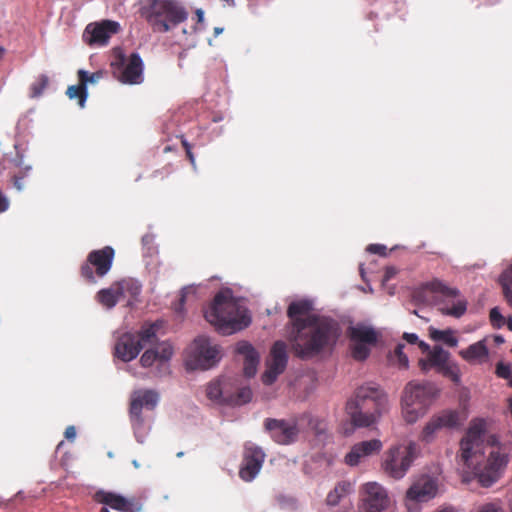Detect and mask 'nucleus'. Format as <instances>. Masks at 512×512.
<instances>
[{
    "label": "nucleus",
    "instance_id": "nucleus-1",
    "mask_svg": "<svg viewBox=\"0 0 512 512\" xmlns=\"http://www.w3.org/2000/svg\"><path fill=\"white\" fill-rule=\"evenodd\" d=\"M340 335L339 322H287L282 330L292 352L302 360L331 350Z\"/></svg>",
    "mask_w": 512,
    "mask_h": 512
},
{
    "label": "nucleus",
    "instance_id": "nucleus-2",
    "mask_svg": "<svg viewBox=\"0 0 512 512\" xmlns=\"http://www.w3.org/2000/svg\"><path fill=\"white\" fill-rule=\"evenodd\" d=\"M387 403V396L379 386L365 384L358 387L347 401L346 412L353 427H369L377 422Z\"/></svg>",
    "mask_w": 512,
    "mask_h": 512
},
{
    "label": "nucleus",
    "instance_id": "nucleus-3",
    "mask_svg": "<svg viewBox=\"0 0 512 512\" xmlns=\"http://www.w3.org/2000/svg\"><path fill=\"white\" fill-rule=\"evenodd\" d=\"M416 301L427 304L441 315L461 318L467 310V300L457 288L448 286L439 279L423 283L413 292Z\"/></svg>",
    "mask_w": 512,
    "mask_h": 512
},
{
    "label": "nucleus",
    "instance_id": "nucleus-4",
    "mask_svg": "<svg viewBox=\"0 0 512 512\" xmlns=\"http://www.w3.org/2000/svg\"><path fill=\"white\" fill-rule=\"evenodd\" d=\"M205 320H251L247 300L232 288L221 287L202 307Z\"/></svg>",
    "mask_w": 512,
    "mask_h": 512
},
{
    "label": "nucleus",
    "instance_id": "nucleus-5",
    "mask_svg": "<svg viewBox=\"0 0 512 512\" xmlns=\"http://www.w3.org/2000/svg\"><path fill=\"white\" fill-rule=\"evenodd\" d=\"M140 12L152 30L158 33L168 32L188 16L185 8L176 0H143Z\"/></svg>",
    "mask_w": 512,
    "mask_h": 512
},
{
    "label": "nucleus",
    "instance_id": "nucleus-6",
    "mask_svg": "<svg viewBox=\"0 0 512 512\" xmlns=\"http://www.w3.org/2000/svg\"><path fill=\"white\" fill-rule=\"evenodd\" d=\"M437 396V389L431 383L410 382L404 389L402 397V415L409 424L422 417Z\"/></svg>",
    "mask_w": 512,
    "mask_h": 512
},
{
    "label": "nucleus",
    "instance_id": "nucleus-7",
    "mask_svg": "<svg viewBox=\"0 0 512 512\" xmlns=\"http://www.w3.org/2000/svg\"><path fill=\"white\" fill-rule=\"evenodd\" d=\"M222 348L209 337H196L186 349L185 366L187 370L206 371L214 368L222 359Z\"/></svg>",
    "mask_w": 512,
    "mask_h": 512
},
{
    "label": "nucleus",
    "instance_id": "nucleus-8",
    "mask_svg": "<svg viewBox=\"0 0 512 512\" xmlns=\"http://www.w3.org/2000/svg\"><path fill=\"white\" fill-rule=\"evenodd\" d=\"M417 457V444L410 441L407 444L395 445L385 453L382 468L384 473L395 479H402Z\"/></svg>",
    "mask_w": 512,
    "mask_h": 512
},
{
    "label": "nucleus",
    "instance_id": "nucleus-9",
    "mask_svg": "<svg viewBox=\"0 0 512 512\" xmlns=\"http://www.w3.org/2000/svg\"><path fill=\"white\" fill-rule=\"evenodd\" d=\"M159 322H151L144 330L138 333H123L115 345V356L123 362H129L137 357L142 348L156 340Z\"/></svg>",
    "mask_w": 512,
    "mask_h": 512
},
{
    "label": "nucleus",
    "instance_id": "nucleus-10",
    "mask_svg": "<svg viewBox=\"0 0 512 512\" xmlns=\"http://www.w3.org/2000/svg\"><path fill=\"white\" fill-rule=\"evenodd\" d=\"M115 250L111 246L89 252L85 262L80 266V276L88 284H96L112 268Z\"/></svg>",
    "mask_w": 512,
    "mask_h": 512
},
{
    "label": "nucleus",
    "instance_id": "nucleus-11",
    "mask_svg": "<svg viewBox=\"0 0 512 512\" xmlns=\"http://www.w3.org/2000/svg\"><path fill=\"white\" fill-rule=\"evenodd\" d=\"M110 66L113 76L121 83L140 84L143 81V61L138 53L126 58L120 48H115Z\"/></svg>",
    "mask_w": 512,
    "mask_h": 512
},
{
    "label": "nucleus",
    "instance_id": "nucleus-12",
    "mask_svg": "<svg viewBox=\"0 0 512 512\" xmlns=\"http://www.w3.org/2000/svg\"><path fill=\"white\" fill-rule=\"evenodd\" d=\"M486 423L475 419L470 423L466 435L460 442V459L466 467H475L482 458L483 436Z\"/></svg>",
    "mask_w": 512,
    "mask_h": 512
},
{
    "label": "nucleus",
    "instance_id": "nucleus-13",
    "mask_svg": "<svg viewBox=\"0 0 512 512\" xmlns=\"http://www.w3.org/2000/svg\"><path fill=\"white\" fill-rule=\"evenodd\" d=\"M347 336L350 340L352 358L357 361H363L370 355L371 347L376 345L380 332L373 327L357 323L348 328Z\"/></svg>",
    "mask_w": 512,
    "mask_h": 512
},
{
    "label": "nucleus",
    "instance_id": "nucleus-14",
    "mask_svg": "<svg viewBox=\"0 0 512 512\" xmlns=\"http://www.w3.org/2000/svg\"><path fill=\"white\" fill-rule=\"evenodd\" d=\"M159 402V394L152 389H140L131 395L129 417L134 433L137 437L145 432V420L142 415L143 408L154 410Z\"/></svg>",
    "mask_w": 512,
    "mask_h": 512
},
{
    "label": "nucleus",
    "instance_id": "nucleus-15",
    "mask_svg": "<svg viewBox=\"0 0 512 512\" xmlns=\"http://www.w3.org/2000/svg\"><path fill=\"white\" fill-rule=\"evenodd\" d=\"M206 396L217 404L241 406L251 401L252 391L249 387H241L230 392L225 379H215L207 384Z\"/></svg>",
    "mask_w": 512,
    "mask_h": 512
},
{
    "label": "nucleus",
    "instance_id": "nucleus-16",
    "mask_svg": "<svg viewBox=\"0 0 512 512\" xmlns=\"http://www.w3.org/2000/svg\"><path fill=\"white\" fill-rule=\"evenodd\" d=\"M288 345L284 340H277L270 348L269 356L266 359V370L262 374V382L265 385H272L281 375L288 364Z\"/></svg>",
    "mask_w": 512,
    "mask_h": 512
},
{
    "label": "nucleus",
    "instance_id": "nucleus-17",
    "mask_svg": "<svg viewBox=\"0 0 512 512\" xmlns=\"http://www.w3.org/2000/svg\"><path fill=\"white\" fill-rule=\"evenodd\" d=\"M484 461V454L482 453V458L480 459L479 464L475 467H467L471 469L472 472L478 479V482L483 487H489L493 483H495L499 477V471L506 466L507 464V455L500 451V449L492 450L489 454V458L487 459V463L482 468V463Z\"/></svg>",
    "mask_w": 512,
    "mask_h": 512
},
{
    "label": "nucleus",
    "instance_id": "nucleus-18",
    "mask_svg": "<svg viewBox=\"0 0 512 512\" xmlns=\"http://www.w3.org/2000/svg\"><path fill=\"white\" fill-rule=\"evenodd\" d=\"M265 457L266 455L261 447L252 442H247L244 445L239 477L245 482H251L255 479L263 466Z\"/></svg>",
    "mask_w": 512,
    "mask_h": 512
},
{
    "label": "nucleus",
    "instance_id": "nucleus-19",
    "mask_svg": "<svg viewBox=\"0 0 512 512\" xmlns=\"http://www.w3.org/2000/svg\"><path fill=\"white\" fill-rule=\"evenodd\" d=\"M459 424V413L456 410H443L431 417L424 426L419 438L422 442L431 443L440 430L455 428Z\"/></svg>",
    "mask_w": 512,
    "mask_h": 512
},
{
    "label": "nucleus",
    "instance_id": "nucleus-20",
    "mask_svg": "<svg viewBox=\"0 0 512 512\" xmlns=\"http://www.w3.org/2000/svg\"><path fill=\"white\" fill-rule=\"evenodd\" d=\"M287 316L290 320H331L322 315L317 308L314 298L302 297L290 302L287 307Z\"/></svg>",
    "mask_w": 512,
    "mask_h": 512
},
{
    "label": "nucleus",
    "instance_id": "nucleus-21",
    "mask_svg": "<svg viewBox=\"0 0 512 512\" xmlns=\"http://www.w3.org/2000/svg\"><path fill=\"white\" fill-rule=\"evenodd\" d=\"M361 512H381L388 506V496L385 489L376 482L363 486Z\"/></svg>",
    "mask_w": 512,
    "mask_h": 512
},
{
    "label": "nucleus",
    "instance_id": "nucleus-22",
    "mask_svg": "<svg viewBox=\"0 0 512 512\" xmlns=\"http://www.w3.org/2000/svg\"><path fill=\"white\" fill-rule=\"evenodd\" d=\"M265 430L278 444L287 445L294 442L298 435V428L295 423L286 420L267 418L264 423Z\"/></svg>",
    "mask_w": 512,
    "mask_h": 512
},
{
    "label": "nucleus",
    "instance_id": "nucleus-23",
    "mask_svg": "<svg viewBox=\"0 0 512 512\" xmlns=\"http://www.w3.org/2000/svg\"><path fill=\"white\" fill-rule=\"evenodd\" d=\"M120 24L112 20H104L100 23L89 24L84 32V37L89 44L105 45L113 34L118 33Z\"/></svg>",
    "mask_w": 512,
    "mask_h": 512
},
{
    "label": "nucleus",
    "instance_id": "nucleus-24",
    "mask_svg": "<svg viewBox=\"0 0 512 512\" xmlns=\"http://www.w3.org/2000/svg\"><path fill=\"white\" fill-rule=\"evenodd\" d=\"M419 348L423 353L427 354L425 358H420L418 361V365L422 372L426 373L431 368H437L439 371L447 363L449 353L441 347L434 346L433 349L430 350L428 344L420 342Z\"/></svg>",
    "mask_w": 512,
    "mask_h": 512
},
{
    "label": "nucleus",
    "instance_id": "nucleus-25",
    "mask_svg": "<svg viewBox=\"0 0 512 512\" xmlns=\"http://www.w3.org/2000/svg\"><path fill=\"white\" fill-rule=\"evenodd\" d=\"M437 492V484L435 480L424 477L416 481L407 490L406 498L413 502H427L432 499Z\"/></svg>",
    "mask_w": 512,
    "mask_h": 512
},
{
    "label": "nucleus",
    "instance_id": "nucleus-26",
    "mask_svg": "<svg viewBox=\"0 0 512 512\" xmlns=\"http://www.w3.org/2000/svg\"><path fill=\"white\" fill-rule=\"evenodd\" d=\"M95 299L106 309L115 307L120 300L125 299L124 283L114 282L109 287L99 290L95 295Z\"/></svg>",
    "mask_w": 512,
    "mask_h": 512
},
{
    "label": "nucleus",
    "instance_id": "nucleus-27",
    "mask_svg": "<svg viewBox=\"0 0 512 512\" xmlns=\"http://www.w3.org/2000/svg\"><path fill=\"white\" fill-rule=\"evenodd\" d=\"M236 352L244 357V375L249 378L254 377L260 360L257 350L249 342L240 341L236 345Z\"/></svg>",
    "mask_w": 512,
    "mask_h": 512
},
{
    "label": "nucleus",
    "instance_id": "nucleus-28",
    "mask_svg": "<svg viewBox=\"0 0 512 512\" xmlns=\"http://www.w3.org/2000/svg\"><path fill=\"white\" fill-rule=\"evenodd\" d=\"M95 501L121 512H134L133 500L114 492L100 490L95 494Z\"/></svg>",
    "mask_w": 512,
    "mask_h": 512
},
{
    "label": "nucleus",
    "instance_id": "nucleus-29",
    "mask_svg": "<svg viewBox=\"0 0 512 512\" xmlns=\"http://www.w3.org/2000/svg\"><path fill=\"white\" fill-rule=\"evenodd\" d=\"M489 338H484L466 349L459 352V355L470 364H483L489 359L487 342Z\"/></svg>",
    "mask_w": 512,
    "mask_h": 512
},
{
    "label": "nucleus",
    "instance_id": "nucleus-30",
    "mask_svg": "<svg viewBox=\"0 0 512 512\" xmlns=\"http://www.w3.org/2000/svg\"><path fill=\"white\" fill-rule=\"evenodd\" d=\"M198 292V285L190 284L186 285L179 291V298L176 302L172 303V309L177 314H183L185 312L186 302L193 298H196Z\"/></svg>",
    "mask_w": 512,
    "mask_h": 512
},
{
    "label": "nucleus",
    "instance_id": "nucleus-31",
    "mask_svg": "<svg viewBox=\"0 0 512 512\" xmlns=\"http://www.w3.org/2000/svg\"><path fill=\"white\" fill-rule=\"evenodd\" d=\"M125 286V299H127L128 306H132L134 303L139 301L142 285L135 279L128 277L127 279L120 280Z\"/></svg>",
    "mask_w": 512,
    "mask_h": 512
},
{
    "label": "nucleus",
    "instance_id": "nucleus-32",
    "mask_svg": "<svg viewBox=\"0 0 512 512\" xmlns=\"http://www.w3.org/2000/svg\"><path fill=\"white\" fill-rule=\"evenodd\" d=\"M214 331L222 336H230L248 328L251 322H210Z\"/></svg>",
    "mask_w": 512,
    "mask_h": 512
},
{
    "label": "nucleus",
    "instance_id": "nucleus-33",
    "mask_svg": "<svg viewBox=\"0 0 512 512\" xmlns=\"http://www.w3.org/2000/svg\"><path fill=\"white\" fill-rule=\"evenodd\" d=\"M84 76L85 74L81 73L79 83L77 85L69 86L66 90V95L70 99H77L81 108L85 106V102L88 97L87 87H85L86 80L84 79Z\"/></svg>",
    "mask_w": 512,
    "mask_h": 512
},
{
    "label": "nucleus",
    "instance_id": "nucleus-34",
    "mask_svg": "<svg viewBox=\"0 0 512 512\" xmlns=\"http://www.w3.org/2000/svg\"><path fill=\"white\" fill-rule=\"evenodd\" d=\"M351 490V484L347 481H341L336 484L335 488L330 491L326 497V502L330 506H336L341 499Z\"/></svg>",
    "mask_w": 512,
    "mask_h": 512
},
{
    "label": "nucleus",
    "instance_id": "nucleus-35",
    "mask_svg": "<svg viewBox=\"0 0 512 512\" xmlns=\"http://www.w3.org/2000/svg\"><path fill=\"white\" fill-rule=\"evenodd\" d=\"M430 336L435 341L443 342L444 344L455 347L458 343V339L454 335V332L450 329L447 330H436L430 331Z\"/></svg>",
    "mask_w": 512,
    "mask_h": 512
},
{
    "label": "nucleus",
    "instance_id": "nucleus-36",
    "mask_svg": "<svg viewBox=\"0 0 512 512\" xmlns=\"http://www.w3.org/2000/svg\"><path fill=\"white\" fill-rule=\"evenodd\" d=\"M356 445V451L360 450L366 456L378 453L382 448V443L378 439L359 442Z\"/></svg>",
    "mask_w": 512,
    "mask_h": 512
},
{
    "label": "nucleus",
    "instance_id": "nucleus-37",
    "mask_svg": "<svg viewBox=\"0 0 512 512\" xmlns=\"http://www.w3.org/2000/svg\"><path fill=\"white\" fill-rule=\"evenodd\" d=\"M49 84V78L45 74H41L38 78L33 82L30 86V97L37 98L42 95L44 90L47 88Z\"/></svg>",
    "mask_w": 512,
    "mask_h": 512
},
{
    "label": "nucleus",
    "instance_id": "nucleus-38",
    "mask_svg": "<svg viewBox=\"0 0 512 512\" xmlns=\"http://www.w3.org/2000/svg\"><path fill=\"white\" fill-rule=\"evenodd\" d=\"M445 377L449 378L456 385L461 382V373L460 369L456 364H448L446 363L440 370Z\"/></svg>",
    "mask_w": 512,
    "mask_h": 512
},
{
    "label": "nucleus",
    "instance_id": "nucleus-39",
    "mask_svg": "<svg viewBox=\"0 0 512 512\" xmlns=\"http://www.w3.org/2000/svg\"><path fill=\"white\" fill-rule=\"evenodd\" d=\"M159 362H168L173 355V346L169 342H161L155 348Z\"/></svg>",
    "mask_w": 512,
    "mask_h": 512
},
{
    "label": "nucleus",
    "instance_id": "nucleus-40",
    "mask_svg": "<svg viewBox=\"0 0 512 512\" xmlns=\"http://www.w3.org/2000/svg\"><path fill=\"white\" fill-rule=\"evenodd\" d=\"M500 282L505 296L512 300V266L501 275Z\"/></svg>",
    "mask_w": 512,
    "mask_h": 512
},
{
    "label": "nucleus",
    "instance_id": "nucleus-41",
    "mask_svg": "<svg viewBox=\"0 0 512 512\" xmlns=\"http://www.w3.org/2000/svg\"><path fill=\"white\" fill-rule=\"evenodd\" d=\"M363 457H366V455L360 450L356 451V445H354L350 452L346 454L345 463L350 466H356Z\"/></svg>",
    "mask_w": 512,
    "mask_h": 512
},
{
    "label": "nucleus",
    "instance_id": "nucleus-42",
    "mask_svg": "<svg viewBox=\"0 0 512 512\" xmlns=\"http://www.w3.org/2000/svg\"><path fill=\"white\" fill-rule=\"evenodd\" d=\"M363 457H366V455L360 450L356 451V445H354L350 452L346 454L345 463L350 466H356Z\"/></svg>",
    "mask_w": 512,
    "mask_h": 512
},
{
    "label": "nucleus",
    "instance_id": "nucleus-43",
    "mask_svg": "<svg viewBox=\"0 0 512 512\" xmlns=\"http://www.w3.org/2000/svg\"><path fill=\"white\" fill-rule=\"evenodd\" d=\"M156 361H159L157 351L155 349H147L140 358V363L143 367H150Z\"/></svg>",
    "mask_w": 512,
    "mask_h": 512
},
{
    "label": "nucleus",
    "instance_id": "nucleus-44",
    "mask_svg": "<svg viewBox=\"0 0 512 512\" xmlns=\"http://www.w3.org/2000/svg\"><path fill=\"white\" fill-rule=\"evenodd\" d=\"M404 347H405L404 344H398L395 347L394 354L398 358L399 365L401 367L407 368L408 367V357L403 352Z\"/></svg>",
    "mask_w": 512,
    "mask_h": 512
},
{
    "label": "nucleus",
    "instance_id": "nucleus-45",
    "mask_svg": "<svg viewBox=\"0 0 512 512\" xmlns=\"http://www.w3.org/2000/svg\"><path fill=\"white\" fill-rule=\"evenodd\" d=\"M366 251L382 257H386L388 255V249L383 244H370L367 246Z\"/></svg>",
    "mask_w": 512,
    "mask_h": 512
},
{
    "label": "nucleus",
    "instance_id": "nucleus-46",
    "mask_svg": "<svg viewBox=\"0 0 512 512\" xmlns=\"http://www.w3.org/2000/svg\"><path fill=\"white\" fill-rule=\"evenodd\" d=\"M181 144L186 152V156H187L189 162L191 163V165L193 167H195V156L192 152V147H191L190 143L184 138V136H181Z\"/></svg>",
    "mask_w": 512,
    "mask_h": 512
},
{
    "label": "nucleus",
    "instance_id": "nucleus-47",
    "mask_svg": "<svg viewBox=\"0 0 512 512\" xmlns=\"http://www.w3.org/2000/svg\"><path fill=\"white\" fill-rule=\"evenodd\" d=\"M81 73L85 74V76H84V79L86 80L85 81V87H87L88 83H96L100 79V77H101V74L99 72H95V73L89 74L85 70H79L78 73H77L79 81H80V74Z\"/></svg>",
    "mask_w": 512,
    "mask_h": 512
},
{
    "label": "nucleus",
    "instance_id": "nucleus-48",
    "mask_svg": "<svg viewBox=\"0 0 512 512\" xmlns=\"http://www.w3.org/2000/svg\"><path fill=\"white\" fill-rule=\"evenodd\" d=\"M477 512H503V509L498 504L486 503V504L479 506Z\"/></svg>",
    "mask_w": 512,
    "mask_h": 512
},
{
    "label": "nucleus",
    "instance_id": "nucleus-49",
    "mask_svg": "<svg viewBox=\"0 0 512 512\" xmlns=\"http://www.w3.org/2000/svg\"><path fill=\"white\" fill-rule=\"evenodd\" d=\"M489 320H512L511 317L505 318L501 315L498 307H494L491 309L489 314Z\"/></svg>",
    "mask_w": 512,
    "mask_h": 512
},
{
    "label": "nucleus",
    "instance_id": "nucleus-50",
    "mask_svg": "<svg viewBox=\"0 0 512 512\" xmlns=\"http://www.w3.org/2000/svg\"><path fill=\"white\" fill-rule=\"evenodd\" d=\"M397 273H398V270H397V268H395L394 266L386 267V268H385V272H384V276H383V281H384V282L389 281V280H390V279H392V278H393Z\"/></svg>",
    "mask_w": 512,
    "mask_h": 512
},
{
    "label": "nucleus",
    "instance_id": "nucleus-51",
    "mask_svg": "<svg viewBox=\"0 0 512 512\" xmlns=\"http://www.w3.org/2000/svg\"><path fill=\"white\" fill-rule=\"evenodd\" d=\"M9 208V200L5 194L0 190V213L7 211Z\"/></svg>",
    "mask_w": 512,
    "mask_h": 512
},
{
    "label": "nucleus",
    "instance_id": "nucleus-52",
    "mask_svg": "<svg viewBox=\"0 0 512 512\" xmlns=\"http://www.w3.org/2000/svg\"><path fill=\"white\" fill-rule=\"evenodd\" d=\"M65 438L69 441H73L76 437V429L74 426H68L66 429H65Z\"/></svg>",
    "mask_w": 512,
    "mask_h": 512
},
{
    "label": "nucleus",
    "instance_id": "nucleus-53",
    "mask_svg": "<svg viewBox=\"0 0 512 512\" xmlns=\"http://www.w3.org/2000/svg\"><path fill=\"white\" fill-rule=\"evenodd\" d=\"M403 338L410 344H418L421 342L418 340L416 334L413 333H404Z\"/></svg>",
    "mask_w": 512,
    "mask_h": 512
},
{
    "label": "nucleus",
    "instance_id": "nucleus-54",
    "mask_svg": "<svg viewBox=\"0 0 512 512\" xmlns=\"http://www.w3.org/2000/svg\"><path fill=\"white\" fill-rule=\"evenodd\" d=\"M488 342L493 341L496 345L504 343V338L501 335L488 336Z\"/></svg>",
    "mask_w": 512,
    "mask_h": 512
},
{
    "label": "nucleus",
    "instance_id": "nucleus-55",
    "mask_svg": "<svg viewBox=\"0 0 512 512\" xmlns=\"http://www.w3.org/2000/svg\"><path fill=\"white\" fill-rule=\"evenodd\" d=\"M22 180H23V176H21V177L14 176L13 177V184L16 189L21 190L23 188Z\"/></svg>",
    "mask_w": 512,
    "mask_h": 512
},
{
    "label": "nucleus",
    "instance_id": "nucleus-56",
    "mask_svg": "<svg viewBox=\"0 0 512 512\" xmlns=\"http://www.w3.org/2000/svg\"><path fill=\"white\" fill-rule=\"evenodd\" d=\"M497 328H501L502 326L506 325L507 328L512 331V322H496Z\"/></svg>",
    "mask_w": 512,
    "mask_h": 512
},
{
    "label": "nucleus",
    "instance_id": "nucleus-57",
    "mask_svg": "<svg viewBox=\"0 0 512 512\" xmlns=\"http://www.w3.org/2000/svg\"><path fill=\"white\" fill-rule=\"evenodd\" d=\"M197 21L202 22L204 20V13L201 9L196 11Z\"/></svg>",
    "mask_w": 512,
    "mask_h": 512
},
{
    "label": "nucleus",
    "instance_id": "nucleus-58",
    "mask_svg": "<svg viewBox=\"0 0 512 512\" xmlns=\"http://www.w3.org/2000/svg\"><path fill=\"white\" fill-rule=\"evenodd\" d=\"M5 53H6V49L3 46H0V61L5 56Z\"/></svg>",
    "mask_w": 512,
    "mask_h": 512
},
{
    "label": "nucleus",
    "instance_id": "nucleus-59",
    "mask_svg": "<svg viewBox=\"0 0 512 512\" xmlns=\"http://www.w3.org/2000/svg\"><path fill=\"white\" fill-rule=\"evenodd\" d=\"M223 32V28H220V27H215L214 28V34L215 36L221 34Z\"/></svg>",
    "mask_w": 512,
    "mask_h": 512
},
{
    "label": "nucleus",
    "instance_id": "nucleus-60",
    "mask_svg": "<svg viewBox=\"0 0 512 512\" xmlns=\"http://www.w3.org/2000/svg\"><path fill=\"white\" fill-rule=\"evenodd\" d=\"M437 512H455V510L453 508H444V509H441Z\"/></svg>",
    "mask_w": 512,
    "mask_h": 512
},
{
    "label": "nucleus",
    "instance_id": "nucleus-61",
    "mask_svg": "<svg viewBox=\"0 0 512 512\" xmlns=\"http://www.w3.org/2000/svg\"><path fill=\"white\" fill-rule=\"evenodd\" d=\"M100 512H110L107 507H102Z\"/></svg>",
    "mask_w": 512,
    "mask_h": 512
},
{
    "label": "nucleus",
    "instance_id": "nucleus-62",
    "mask_svg": "<svg viewBox=\"0 0 512 512\" xmlns=\"http://www.w3.org/2000/svg\"><path fill=\"white\" fill-rule=\"evenodd\" d=\"M181 456H183V452L177 453V457H181Z\"/></svg>",
    "mask_w": 512,
    "mask_h": 512
},
{
    "label": "nucleus",
    "instance_id": "nucleus-63",
    "mask_svg": "<svg viewBox=\"0 0 512 512\" xmlns=\"http://www.w3.org/2000/svg\"><path fill=\"white\" fill-rule=\"evenodd\" d=\"M419 318L426 320L422 315H417Z\"/></svg>",
    "mask_w": 512,
    "mask_h": 512
}]
</instances>
